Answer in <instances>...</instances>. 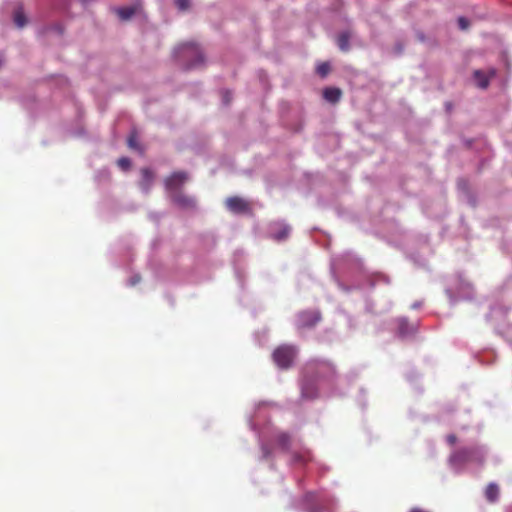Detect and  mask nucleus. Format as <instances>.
<instances>
[{
  "instance_id": "1",
  "label": "nucleus",
  "mask_w": 512,
  "mask_h": 512,
  "mask_svg": "<svg viewBox=\"0 0 512 512\" xmlns=\"http://www.w3.org/2000/svg\"><path fill=\"white\" fill-rule=\"evenodd\" d=\"M176 57L179 59H185V58H193V61L187 64V69L196 67L197 65L201 64L203 62V55L202 52L197 44L194 42H186L183 44H180L175 49Z\"/></svg>"
},
{
  "instance_id": "2",
  "label": "nucleus",
  "mask_w": 512,
  "mask_h": 512,
  "mask_svg": "<svg viewBox=\"0 0 512 512\" xmlns=\"http://www.w3.org/2000/svg\"><path fill=\"white\" fill-rule=\"evenodd\" d=\"M297 352V348L293 345H280L273 352V361L279 368L288 369L292 366L297 356Z\"/></svg>"
},
{
  "instance_id": "3",
  "label": "nucleus",
  "mask_w": 512,
  "mask_h": 512,
  "mask_svg": "<svg viewBox=\"0 0 512 512\" xmlns=\"http://www.w3.org/2000/svg\"><path fill=\"white\" fill-rule=\"evenodd\" d=\"M321 321V313L316 310L301 311L297 315L296 326L299 330L311 329Z\"/></svg>"
},
{
  "instance_id": "4",
  "label": "nucleus",
  "mask_w": 512,
  "mask_h": 512,
  "mask_svg": "<svg viewBox=\"0 0 512 512\" xmlns=\"http://www.w3.org/2000/svg\"><path fill=\"white\" fill-rule=\"evenodd\" d=\"M188 174L184 171H176L169 175L165 180V188L168 192L174 194L180 192V188L187 182Z\"/></svg>"
},
{
  "instance_id": "5",
  "label": "nucleus",
  "mask_w": 512,
  "mask_h": 512,
  "mask_svg": "<svg viewBox=\"0 0 512 512\" xmlns=\"http://www.w3.org/2000/svg\"><path fill=\"white\" fill-rule=\"evenodd\" d=\"M225 205L229 211L235 214H243L250 212L249 203L239 196H232L227 198L225 200Z\"/></svg>"
},
{
  "instance_id": "6",
  "label": "nucleus",
  "mask_w": 512,
  "mask_h": 512,
  "mask_svg": "<svg viewBox=\"0 0 512 512\" xmlns=\"http://www.w3.org/2000/svg\"><path fill=\"white\" fill-rule=\"evenodd\" d=\"M474 453V449L472 448H462L454 451L450 455V462L453 465H461L471 460L472 455Z\"/></svg>"
},
{
  "instance_id": "7",
  "label": "nucleus",
  "mask_w": 512,
  "mask_h": 512,
  "mask_svg": "<svg viewBox=\"0 0 512 512\" xmlns=\"http://www.w3.org/2000/svg\"><path fill=\"white\" fill-rule=\"evenodd\" d=\"M171 199L177 206L183 209H194L196 207V200L182 192L172 194Z\"/></svg>"
},
{
  "instance_id": "8",
  "label": "nucleus",
  "mask_w": 512,
  "mask_h": 512,
  "mask_svg": "<svg viewBox=\"0 0 512 512\" xmlns=\"http://www.w3.org/2000/svg\"><path fill=\"white\" fill-rule=\"evenodd\" d=\"M496 71L491 69L489 75L481 70H475L473 73L474 79L477 86L482 89H486L489 86L490 78L495 76Z\"/></svg>"
},
{
  "instance_id": "9",
  "label": "nucleus",
  "mask_w": 512,
  "mask_h": 512,
  "mask_svg": "<svg viewBox=\"0 0 512 512\" xmlns=\"http://www.w3.org/2000/svg\"><path fill=\"white\" fill-rule=\"evenodd\" d=\"M154 178H155V175L151 169L142 168L141 169V180L139 182L140 188L143 191L148 192L150 187L153 184Z\"/></svg>"
},
{
  "instance_id": "10",
  "label": "nucleus",
  "mask_w": 512,
  "mask_h": 512,
  "mask_svg": "<svg viewBox=\"0 0 512 512\" xmlns=\"http://www.w3.org/2000/svg\"><path fill=\"white\" fill-rule=\"evenodd\" d=\"M323 96L328 102L337 103L342 96V91L335 87L325 88L323 91Z\"/></svg>"
},
{
  "instance_id": "11",
  "label": "nucleus",
  "mask_w": 512,
  "mask_h": 512,
  "mask_svg": "<svg viewBox=\"0 0 512 512\" xmlns=\"http://www.w3.org/2000/svg\"><path fill=\"white\" fill-rule=\"evenodd\" d=\"M485 497L491 503L496 502L499 497L498 486L494 483H490L485 489Z\"/></svg>"
},
{
  "instance_id": "12",
  "label": "nucleus",
  "mask_w": 512,
  "mask_h": 512,
  "mask_svg": "<svg viewBox=\"0 0 512 512\" xmlns=\"http://www.w3.org/2000/svg\"><path fill=\"white\" fill-rule=\"evenodd\" d=\"M277 443L283 450L289 451V449L291 447L292 439H291L290 435H288L287 433H280L277 436Z\"/></svg>"
},
{
  "instance_id": "13",
  "label": "nucleus",
  "mask_w": 512,
  "mask_h": 512,
  "mask_svg": "<svg viewBox=\"0 0 512 512\" xmlns=\"http://www.w3.org/2000/svg\"><path fill=\"white\" fill-rule=\"evenodd\" d=\"M349 40H350V35L347 32L341 33L337 38L338 47L342 51H345V52L348 51L349 47H350Z\"/></svg>"
},
{
  "instance_id": "14",
  "label": "nucleus",
  "mask_w": 512,
  "mask_h": 512,
  "mask_svg": "<svg viewBox=\"0 0 512 512\" xmlns=\"http://www.w3.org/2000/svg\"><path fill=\"white\" fill-rule=\"evenodd\" d=\"M14 22H15L16 26H18L19 28H22L26 25L27 19L21 9H18L15 11Z\"/></svg>"
},
{
  "instance_id": "15",
  "label": "nucleus",
  "mask_w": 512,
  "mask_h": 512,
  "mask_svg": "<svg viewBox=\"0 0 512 512\" xmlns=\"http://www.w3.org/2000/svg\"><path fill=\"white\" fill-rule=\"evenodd\" d=\"M134 13L135 8L133 7L120 8L117 10V14L122 20L130 19Z\"/></svg>"
},
{
  "instance_id": "16",
  "label": "nucleus",
  "mask_w": 512,
  "mask_h": 512,
  "mask_svg": "<svg viewBox=\"0 0 512 512\" xmlns=\"http://www.w3.org/2000/svg\"><path fill=\"white\" fill-rule=\"evenodd\" d=\"M128 146L131 149L137 150V151H139L141 153L143 152L140 144L138 143V139H137L136 133H131V135L129 136V138H128Z\"/></svg>"
},
{
  "instance_id": "17",
  "label": "nucleus",
  "mask_w": 512,
  "mask_h": 512,
  "mask_svg": "<svg viewBox=\"0 0 512 512\" xmlns=\"http://www.w3.org/2000/svg\"><path fill=\"white\" fill-rule=\"evenodd\" d=\"M316 72L319 76L325 77L330 72V65L327 62L320 63L317 68Z\"/></svg>"
},
{
  "instance_id": "18",
  "label": "nucleus",
  "mask_w": 512,
  "mask_h": 512,
  "mask_svg": "<svg viewBox=\"0 0 512 512\" xmlns=\"http://www.w3.org/2000/svg\"><path fill=\"white\" fill-rule=\"evenodd\" d=\"M308 459H309L308 453L301 454L298 452H294L292 454V460L294 463H305L306 461H308Z\"/></svg>"
},
{
  "instance_id": "19",
  "label": "nucleus",
  "mask_w": 512,
  "mask_h": 512,
  "mask_svg": "<svg viewBox=\"0 0 512 512\" xmlns=\"http://www.w3.org/2000/svg\"><path fill=\"white\" fill-rule=\"evenodd\" d=\"M398 331L400 335L405 336L409 333V325L408 322L404 319H400L398 321Z\"/></svg>"
},
{
  "instance_id": "20",
  "label": "nucleus",
  "mask_w": 512,
  "mask_h": 512,
  "mask_svg": "<svg viewBox=\"0 0 512 512\" xmlns=\"http://www.w3.org/2000/svg\"><path fill=\"white\" fill-rule=\"evenodd\" d=\"M180 11H186L190 7V0H174Z\"/></svg>"
},
{
  "instance_id": "21",
  "label": "nucleus",
  "mask_w": 512,
  "mask_h": 512,
  "mask_svg": "<svg viewBox=\"0 0 512 512\" xmlns=\"http://www.w3.org/2000/svg\"><path fill=\"white\" fill-rule=\"evenodd\" d=\"M117 164H118V166H119L121 169H123V170H127V169H129V168H130V166H131V161H130V159H129V158H127V157H122V158L118 159Z\"/></svg>"
},
{
  "instance_id": "22",
  "label": "nucleus",
  "mask_w": 512,
  "mask_h": 512,
  "mask_svg": "<svg viewBox=\"0 0 512 512\" xmlns=\"http://www.w3.org/2000/svg\"><path fill=\"white\" fill-rule=\"evenodd\" d=\"M289 232H290V228L285 226L275 235V239L284 240L288 237Z\"/></svg>"
},
{
  "instance_id": "23",
  "label": "nucleus",
  "mask_w": 512,
  "mask_h": 512,
  "mask_svg": "<svg viewBox=\"0 0 512 512\" xmlns=\"http://www.w3.org/2000/svg\"><path fill=\"white\" fill-rule=\"evenodd\" d=\"M458 25H459L460 29L465 30L469 27V21L465 17H459Z\"/></svg>"
},
{
  "instance_id": "24",
  "label": "nucleus",
  "mask_w": 512,
  "mask_h": 512,
  "mask_svg": "<svg viewBox=\"0 0 512 512\" xmlns=\"http://www.w3.org/2000/svg\"><path fill=\"white\" fill-rule=\"evenodd\" d=\"M446 440L450 445H454L457 442V437L454 434H450L447 436Z\"/></svg>"
},
{
  "instance_id": "25",
  "label": "nucleus",
  "mask_w": 512,
  "mask_h": 512,
  "mask_svg": "<svg viewBox=\"0 0 512 512\" xmlns=\"http://www.w3.org/2000/svg\"><path fill=\"white\" fill-rule=\"evenodd\" d=\"M138 282H140L139 276H135V277L131 278V280H130L131 285H136Z\"/></svg>"
},
{
  "instance_id": "26",
  "label": "nucleus",
  "mask_w": 512,
  "mask_h": 512,
  "mask_svg": "<svg viewBox=\"0 0 512 512\" xmlns=\"http://www.w3.org/2000/svg\"><path fill=\"white\" fill-rule=\"evenodd\" d=\"M230 100H231L230 93L229 92H225V94H224V102L226 104H228L230 102Z\"/></svg>"
},
{
  "instance_id": "27",
  "label": "nucleus",
  "mask_w": 512,
  "mask_h": 512,
  "mask_svg": "<svg viewBox=\"0 0 512 512\" xmlns=\"http://www.w3.org/2000/svg\"><path fill=\"white\" fill-rule=\"evenodd\" d=\"M410 512H427V511H425V510H423V509H420V508H412V509L410 510Z\"/></svg>"
},
{
  "instance_id": "28",
  "label": "nucleus",
  "mask_w": 512,
  "mask_h": 512,
  "mask_svg": "<svg viewBox=\"0 0 512 512\" xmlns=\"http://www.w3.org/2000/svg\"><path fill=\"white\" fill-rule=\"evenodd\" d=\"M82 2H86V0H81Z\"/></svg>"
}]
</instances>
